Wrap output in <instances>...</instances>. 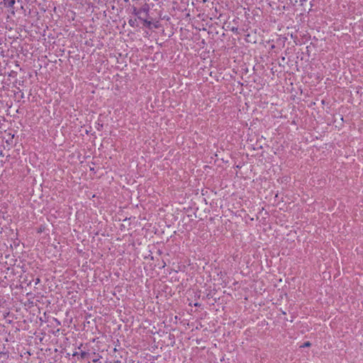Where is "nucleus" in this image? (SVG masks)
<instances>
[{"label": "nucleus", "mask_w": 363, "mask_h": 363, "mask_svg": "<svg viewBox=\"0 0 363 363\" xmlns=\"http://www.w3.org/2000/svg\"><path fill=\"white\" fill-rule=\"evenodd\" d=\"M134 13H135V15H136V16H138V18H139V19H140V20H142V21H143L144 26H145L146 27H147V28H151V25H152L151 21H147V20H146V19H142V18L139 16L140 11H138L137 9H134Z\"/></svg>", "instance_id": "obj_1"}, {"label": "nucleus", "mask_w": 363, "mask_h": 363, "mask_svg": "<svg viewBox=\"0 0 363 363\" xmlns=\"http://www.w3.org/2000/svg\"><path fill=\"white\" fill-rule=\"evenodd\" d=\"M88 352H80L79 354H78L77 352H75L73 354V356H75V355H78V359H85L88 357Z\"/></svg>", "instance_id": "obj_2"}, {"label": "nucleus", "mask_w": 363, "mask_h": 363, "mask_svg": "<svg viewBox=\"0 0 363 363\" xmlns=\"http://www.w3.org/2000/svg\"><path fill=\"white\" fill-rule=\"evenodd\" d=\"M300 1L301 2V4H300L301 6L305 7V6H308V5H310V3L308 2L307 0H300ZM306 8H303V9H301V14H302L303 11H306Z\"/></svg>", "instance_id": "obj_3"}, {"label": "nucleus", "mask_w": 363, "mask_h": 363, "mask_svg": "<svg viewBox=\"0 0 363 363\" xmlns=\"http://www.w3.org/2000/svg\"><path fill=\"white\" fill-rule=\"evenodd\" d=\"M128 23L131 27H135L137 26V18L130 19Z\"/></svg>", "instance_id": "obj_4"}, {"label": "nucleus", "mask_w": 363, "mask_h": 363, "mask_svg": "<svg viewBox=\"0 0 363 363\" xmlns=\"http://www.w3.org/2000/svg\"><path fill=\"white\" fill-rule=\"evenodd\" d=\"M311 345V342L309 341L306 342L303 345L300 346V347H310Z\"/></svg>", "instance_id": "obj_5"}, {"label": "nucleus", "mask_w": 363, "mask_h": 363, "mask_svg": "<svg viewBox=\"0 0 363 363\" xmlns=\"http://www.w3.org/2000/svg\"><path fill=\"white\" fill-rule=\"evenodd\" d=\"M98 361V359H93V362L96 363Z\"/></svg>", "instance_id": "obj_6"}]
</instances>
